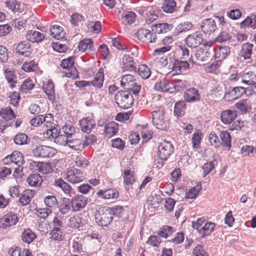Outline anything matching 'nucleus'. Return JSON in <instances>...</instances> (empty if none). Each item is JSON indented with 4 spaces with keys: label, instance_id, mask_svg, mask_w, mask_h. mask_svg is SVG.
I'll return each instance as SVG.
<instances>
[{
    "label": "nucleus",
    "instance_id": "f257e3e1",
    "mask_svg": "<svg viewBox=\"0 0 256 256\" xmlns=\"http://www.w3.org/2000/svg\"><path fill=\"white\" fill-rule=\"evenodd\" d=\"M117 106L122 108L128 109L133 104L134 98L132 94L128 91L120 90L117 92L114 96Z\"/></svg>",
    "mask_w": 256,
    "mask_h": 256
},
{
    "label": "nucleus",
    "instance_id": "f03ea898",
    "mask_svg": "<svg viewBox=\"0 0 256 256\" xmlns=\"http://www.w3.org/2000/svg\"><path fill=\"white\" fill-rule=\"evenodd\" d=\"M96 222L101 226H106L112 220V216L109 212L108 208L101 207L96 210L95 214Z\"/></svg>",
    "mask_w": 256,
    "mask_h": 256
},
{
    "label": "nucleus",
    "instance_id": "7ed1b4c3",
    "mask_svg": "<svg viewBox=\"0 0 256 256\" xmlns=\"http://www.w3.org/2000/svg\"><path fill=\"white\" fill-rule=\"evenodd\" d=\"M173 145L168 141L164 140L160 142L158 146L157 156L162 160L160 164H164V161L166 160L174 152Z\"/></svg>",
    "mask_w": 256,
    "mask_h": 256
},
{
    "label": "nucleus",
    "instance_id": "20e7f679",
    "mask_svg": "<svg viewBox=\"0 0 256 256\" xmlns=\"http://www.w3.org/2000/svg\"><path fill=\"white\" fill-rule=\"evenodd\" d=\"M248 91L249 92L248 94H251L250 90L242 86L230 88L226 90L224 98L226 100L230 101L240 97L244 94H246Z\"/></svg>",
    "mask_w": 256,
    "mask_h": 256
},
{
    "label": "nucleus",
    "instance_id": "39448f33",
    "mask_svg": "<svg viewBox=\"0 0 256 256\" xmlns=\"http://www.w3.org/2000/svg\"><path fill=\"white\" fill-rule=\"evenodd\" d=\"M32 153L36 158H49L55 155L56 150L51 146L40 145L32 150Z\"/></svg>",
    "mask_w": 256,
    "mask_h": 256
},
{
    "label": "nucleus",
    "instance_id": "423d86ee",
    "mask_svg": "<svg viewBox=\"0 0 256 256\" xmlns=\"http://www.w3.org/2000/svg\"><path fill=\"white\" fill-rule=\"evenodd\" d=\"M190 68V64L188 60L174 59L172 62V71L176 72V74H173L172 76L180 75Z\"/></svg>",
    "mask_w": 256,
    "mask_h": 256
},
{
    "label": "nucleus",
    "instance_id": "0eeeda50",
    "mask_svg": "<svg viewBox=\"0 0 256 256\" xmlns=\"http://www.w3.org/2000/svg\"><path fill=\"white\" fill-rule=\"evenodd\" d=\"M135 35L142 42L146 43H152L155 42L156 36L153 34L150 30L146 28L139 30Z\"/></svg>",
    "mask_w": 256,
    "mask_h": 256
},
{
    "label": "nucleus",
    "instance_id": "6e6552de",
    "mask_svg": "<svg viewBox=\"0 0 256 256\" xmlns=\"http://www.w3.org/2000/svg\"><path fill=\"white\" fill-rule=\"evenodd\" d=\"M66 178L70 182L74 184L82 182L84 179V174L81 170L72 167L67 172Z\"/></svg>",
    "mask_w": 256,
    "mask_h": 256
},
{
    "label": "nucleus",
    "instance_id": "1a4fd4ad",
    "mask_svg": "<svg viewBox=\"0 0 256 256\" xmlns=\"http://www.w3.org/2000/svg\"><path fill=\"white\" fill-rule=\"evenodd\" d=\"M60 144L62 145L68 146L70 148L77 150H82L86 146V142H84L82 140L79 138L68 140L65 138Z\"/></svg>",
    "mask_w": 256,
    "mask_h": 256
},
{
    "label": "nucleus",
    "instance_id": "9d476101",
    "mask_svg": "<svg viewBox=\"0 0 256 256\" xmlns=\"http://www.w3.org/2000/svg\"><path fill=\"white\" fill-rule=\"evenodd\" d=\"M78 124L82 131L88 134H90L96 126L95 120L90 116H88L80 120Z\"/></svg>",
    "mask_w": 256,
    "mask_h": 256
},
{
    "label": "nucleus",
    "instance_id": "9b49d317",
    "mask_svg": "<svg viewBox=\"0 0 256 256\" xmlns=\"http://www.w3.org/2000/svg\"><path fill=\"white\" fill-rule=\"evenodd\" d=\"M203 41L202 34L198 32L189 34L186 40V44L192 48L198 47Z\"/></svg>",
    "mask_w": 256,
    "mask_h": 256
},
{
    "label": "nucleus",
    "instance_id": "f8f14e48",
    "mask_svg": "<svg viewBox=\"0 0 256 256\" xmlns=\"http://www.w3.org/2000/svg\"><path fill=\"white\" fill-rule=\"evenodd\" d=\"M87 198L82 195L74 196L70 200L72 210L76 212L84 208L87 204Z\"/></svg>",
    "mask_w": 256,
    "mask_h": 256
},
{
    "label": "nucleus",
    "instance_id": "ddd939ff",
    "mask_svg": "<svg viewBox=\"0 0 256 256\" xmlns=\"http://www.w3.org/2000/svg\"><path fill=\"white\" fill-rule=\"evenodd\" d=\"M202 32L206 34H210L216 29V20L212 18H206L202 20L200 24Z\"/></svg>",
    "mask_w": 256,
    "mask_h": 256
},
{
    "label": "nucleus",
    "instance_id": "4468645a",
    "mask_svg": "<svg viewBox=\"0 0 256 256\" xmlns=\"http://www.w3.org/2000/svg\"><path fill=\"white\" fill-rule=\"evenodd\" d=\"M18 216L16 214L8 213L0 219V227L6 228L15 225L18 222Z\"/></svg>",
    "mask_w": 256,
    "mask_h": 256
},
{
    "label": "nucleus",
    "instance_id": "2eb2a0df",
    "mask_svg": "<svg viewBox=\"0 0 256 256\" xmlns=\"http://www.w3.org/2000/svg\"><path fill=\"white\" fill-rule=\"evenodd\" d=\"M184 98L185 102L192 103L199 101L200 99V96L196 88H190L185 91Z\"/></svg>",
    "mask_w": 256,
    "mask_h": 256
},
{
    "label": "nucleus",
    "instance_id": "dca6fc26",
    "mask_svg": "<svg viewBox=\"0 0 256 256\" xmlns=\"http://www.w3.org/2000/svg\"><path fill=\"white\" fill-rule=\"evenodd\" d=\"M146 12V22L148 24H150L156 20L161 14L160 10L155 6L147 7Z\"/></svg>",
    "mask_w": 256,
    "mask_h": 256
},
{
    "label": "nucleus",
    "instance_id": "f3484780",
    "mask_svg": "<svg viewBox=\"0 0 256 256\" xmlns=\"http://www.w3.org/2000/svg\"><path fill=\"white\" fill-rule=\"evenodd\" d=\"M30 44L26 40L18 43L16 48V53L25 57L29 56L30 54Z\"/></svg>",
    "mask_w": 256,
    "mask_h": 256
},
{
    "label": "nucleus",
    "instance_id": "a211bd4d",
    "mask_svg": "<svg viewBox=\"0 0 256 256\" xmlns=\"http://www.w3.org/2000/svg\"><path fill=\"white\" fill-rule=\"evenodd\" d=\"M58 211L62 214H68L72 208L70 200L66 198H62L56 206Z\"/></svg>",
    "mask_w": 256,
    "mask_h": 256
},
{
    "label": "nucleus",
    "instance_id": "6ab92c4d",
    "mask_svg": "<svg viewBox=\"0 0 256 256\" xmlns=\"http://www.w3.org/2000/svg\"><path fill=\"white\" fill-rule=\"evenodd\" d=\"M236 113L234 110H226L222 112L220 120L224 124H228L232 123L236 118Z\"/></svg>",
    "mask_w": 256,
    "mask_h": 256
},
{
    "label": "nucleus",
    "instance_id": "aec40b11",
    "mask_svg": "<svg viewBox=\"0 0 256 256\" xmlns=\"http://www.w3.org/2000/svg\"><path fill=\"white\" fill-rule=\"evenodd\" d=\"M214 53V50H209L206 48H200L196 50V56L198 60L206 62L210 60L211 55Z\"/></svg>",
    "mask_w": 256,
    "mask_h": 256
},
{
    "label": "nucleus",
    "instance_id": "412c9836",
    "mask_svg": "<svg viewBox=\"0 0 256 256\" xmlns=\"http://www.w3.org/2000/svg\"><path fill=\"white\" fill-rule=\"evenodd\" d=\"M98 198L104 199H114L116 198L119 195V192L115 190L109 188L106 190H99L96 192Z\"/></svg>",
    "mask_w": 256,
    "mask_h": 256
},
{
    "label": "nucleus",
    "instance_id": "4be33fe9",
    "mask_svg": "<svg viewBox=\"0 0 256 256\" xmlns=\"http://www.w3.org/2000/svg\"><path fill=\"white\" fill-rule=\"evenodd\" d=\"M172 26L167 23H160L152 25V30L156 34H166L172 28Z\"/></svg>",
    "mask_w": 256,
    "mask_h": 256
},
{
    "label": "nucleus",
    "instance_id": "5701e85b",
    "mask_svg": "<svg viewBox=\"0 0 256 256\" xmlns=\"http://www.w3.org/2000/svg\"><path fill=\"white\" fill-rule=\"evenodd\" d=\"M235 106L242 114H246L252 108L250 101L247 98L240 100L236 104Z\"/></svg>",
    "mask_w": 256,
    "mask_h": 256
},
{
    "label": "nucleus",
    "instance_id": "b1692460",
    "mask_svg": "<svg viewBox=\"0 0 256 256\" xmlns=\"http://www.w3.org/2000/svg\"><path fill=\"white\" fill-rule=\"evenodd\" d=\"M35 192L34 190H24L19 199V202L22 206H26L29 204L32 199L34 197Z\"/></svg>",
    "mask_w": 256,
    "mask_h": 256
},
{
    "label": "nucleus",
    "instance_id": "393cba45",
    "mask_svg": "<svg viewBox=\"0 0 256 256\" xmlns=\"http://www.w3.org/2000/svg\"><path fill=\"white\" fill-rule=\"evenodd\" d=\"M26 38L28 41L38 43L41 42L44 38V36L43 34L38 31L31 30L26 34Z\"/></svg>",
    "mask_w": 256,
    "mask_h": 256
},
{
    "label": "nucleus",
    "instance_id": "a878e982",
    "mask_svg": "<svg viewBox=\"0 0 256 256\" xmlns=\"http://www.w3.org/2000/svg\"><path fill=\"white\" fill-rule=\"evenodd\" d=\"M118 131V124L114 122H110L104 126V134L108 138L115 135Z\"/></svg>",
    "mask_w": 256,
    "mask_h": 256
},
{
    "label": "nucleus",
    "instance_id": "bb28decb",
    "mask_svg": "<svg viewBox=\"0 0 256 256\" xmlns=\"http://www.w3.org/2000/svg\"><path fill=\"white\" fill-rule=\"evenodd\" d=\"M230 52V48L228 46H220L215 52L214 56L218 60H222L226 58Z\"/></svg>",
    "mask_w": 256,
    "mask_h": 256
},
{
    "label": "nucleus",
    "instance_id": "cd10ccee",
    "mask_svg": "<svg viewBox=\"0 0 256 256\" xmlns=\"http://www.w3.org/2000/svg\"><path fill=\"white\" fill-rule=\"evenodd\" d=\"M44 90L48 100L54 102L56 100L54 86L52 80H48L47 84L43 86Z\"/></svg>",
    "mask_w": 256,
    "mask_h": 256
},
{
    "label": "nucleus",
    "instance_id": "c85d7f7f",
    "mask_svg": "<svg viewBox=\"0 0 256 256\" xmlns=\"http://www.w3.org/2000/svg\"><path fill=\"white\" fill-rule=\"evenodd\" d=\"M215 226L216 224L214 222H207L200 228L198 232L201 234V238H204L206 236L210 235L214 231Z\"/></svg>",
    "mask_w": 256,
    "mask_h": 256
},
{
    "label": "nucleus",
    "instance_id": "c756f323",
    "mask_svg": "<svg viewBox=\"0 0 256 256\" xmlns=\"http://www.w3.org/2000/svg\"><path fill=\"white\" fill-rule=\"evenodd\" d=\"M26 181L30 186L38 187L41 185L43 180L40 174L36 173L30 175L28 177Z\"/></svg>",
    "mask_w": 256,
    "mask_h": 256
},
{
    "label": "nucleus",
    "instance_id": "7c9ffc66",
    "mask_svg": "<svg viewBox=\"0 0 256 256\" xmlns=\"http://www.w3.org/2000/svg\"><path fill=\"white\" fill-rule=\"evenodd\" d=\"M52 130L51 134H52V138L55 139L56 142L61 144L60 142H62L64 139L65 138L64 134H60V126L56 124H54L53 126H50Z\"/></svg>",
    "mask_w": 256,
    "mask_h": 256
},
{
    "label": "nucleus",
    "instance_id": "2f4dec72",
    "mask_svg": "<svg viewBox=\"0 0 256 256\" xmlns=\"http://www.w3.org/2000/svg\"><path fill=\"white\" fill-rule=\"evenodd\" d=\"M4 74L10 87L12 88L16 87V84L17 83V76L14 72L8 69H6L4 70Z\"/></svg>",
    "mask_w": 256,
    "mask_h": 256
},
{
    "label": "nucleus",
    "instance_id": "473e14b6",
    "mask_svg": "<svg viewBox=\"0 0 256 256\" xmlns=\"http://www.w3.org/2000/svg\"><path fill=\"white\" fill-rule=\"evenodd\" d=\"M54 186L62 190L66 194H69L72 190L71 186L61 178L55 180Z\"/></svg>",
    "mask_w": 256,
    "mask_h": 256
},
{
    "label": "nucleus",
    "instance_id": "72a5a7b5",
    "mask_svg": "<svg viewBox=\"0 0 256 256\" xmlns=\"http://www.w3.org/2000/svg\"><path fill=\"white\" fill-rule=\"evenodd\" d=\"M78 50L84 52L86 50H94V47L92 44V40L90 38H85L80 42L78 46Z\"/></svg>",
    "mask_w": 256,
    "mask_h": 256
},
{
    "label": "nucleus",
    "instance_id": "f704fd0d",
    "mask_svg": "<svg viewBox=\"0 0 256 256\" xmlns=\"http://www.w3.org/2000/svg\"><path fill=\"white\" fill-rule=\"evenodd\" d=\"M50 32L52 37L56 39L60 40L64 38L65 32L63 31L62 27L54 25L50 29Z\"/></svg>",
    "mask_w": 256,
    "mask_h": 256
},
{
    "label": "nucleus",
    "instance_id": "c9c22d12",
    "mask_svg": "<svg viewBox=\"0 0 256 256\" xmlns=\"http://www.w3.org/2000/svg\"><path fill=\"white\" fill-rule=\"evenodd\" d=\"M221 142L220 144L222 146L228 148V150H230L232 147L231 144V136L230 134L227 131L221 132L220 134Z\"/></svg>",
    "mask_w": 256,
    "mask_h": 256
},
{
    "label": "nucleus",
    "instance_id": "e433bc0d",
    "mask_svg": "<svg viewBox=\"0 0 256 256\" xmlns=\"http://www.w3.org/2000/svg\"><path fill=\"white\" fill-rule=\"evenodd\" d=\"M0 116L6 122H8L16 118L14 110L10 106L2 109L0 110Z\"/></svg>",
    "mask_w": 256,
    "mask_h": 256
},
{
    "label": "nucleus",
    "instance_id": "4c0bfd02",
    "mask_svg": "<svg viewBox=\"0 0 256 256\" xmlns=\"http://www.w3.org/2000/svg\"><path fill=\"white\" fill-rule=\"evenodd\" d=\"M166 13L172 14L176 8V2L174 0H164L162 7Z\"/></svg>",
    "mask_w": 256,
    "mask_h": 256
},
{
    "label": "nucleus",
    "instance_id": "58836bf2",
    "mask_svg": "<svg viewBox=\"0 0 256 256\" xmlns=\"http://www.w3.org/2000/svg\"><path fill=\"white\" fill-rule=\"evenodd\" d=\"M104 72L103 70L100 68L98 72L96 74L93 80L90 82L96 88H100L102 87L104 82Z\"/></svg>",
    "mask_w": 256,
    "mask_h": 256
},
{
    "label": "nucleus",
    "instance_id": "ea45409f",
    "mask_svg": "<svg viewBox=\"0 0 256 256\" xmlns=\"http://www.w3.org/2000/svg\"><path fill=\"white\" fill-rule=\"evenodd\" d=\"M192 26V24L190 22H186L178 24L173 32V34L174 36L178 35L179 34L183 32H187L190 30Z\"/></svg>",
    "mask_w": 256,
    "mask_h": 256
},
{
    "label": "nucleus",
    "instance_id": "a19ab883",
    "mask_svg": "<svg viewBox=\"0 0 256 256\" xmlns=\"http://www.w3.org/2000/svg\"><path fill=\"white\" fill-rule=\"evenodd\" d=\"M32 164L38 168L40 172L44 174L49 173L52 170L50 164L48 163L33 161Z\"/></svg>",
    "mask_w": 256,
    "mask_h": 256
},
{
    "label": "nucleus",
    "instance_id": "79ce46f5",
    "mask_svg": "<svg viewBox=\"0 0 256 256\" xmlns=\"http://www.w3.org/2000/svg\"><path fill=\"white\" fill-rule=\"evenodd\" d=\"M36 238V234L32 230L28 228L22 232V240L23 242L27 244H30Z\"/></svg>",
    "mask_w": 256,
    "mask_h": 256
},
{
    "label": "nucleus",
    "instance_id": "37998d69",
    "mask_svg": "<svg viewBox=\"0 0 256 256\" xmlns=\"http://www.w3.org/2000/svg\"><path fill=\"white\" fill-rule=\"evenodd\" d=\"M172 85V84H170L166 80H160L156 82L154 86V89L160 92H172V91H170Z\"/></svg>",
    "mask_w": 256,
    "mask_h": 256
},
{
    "label": "nucleus",
    "instance_id": "c03bdc74",
    "mask_svg": "<svg viewBox=\"0 0 256 256\" xmlns=\"http://www.w3.org/2000/svg\"><path fill=\"white\" fill-rule=\"evenodd\" d=\"M12 162L18 166H20L24 164V158L22 154L18 151H14L10 154Z\"/></svg>",
    "mask_w": 256,
    "mask_h": 256
},
{
    "label": "nucleus",
    "instance_id": "a18cd8bd",
    "mask_svg": "<svg viewBox=\"0 0 256 256\" xmlns=\"http://www.w3.org/2000/svg\"><path fill=\"white\" fill-rule=\"evenodd\" d=\"M123 61L124 62L123 66L124 71L136 72V68L132 63V58L126 56L123 58Z\"/></svg>",
    "mask_w": 256,
    "mask_h": 256
},
{
    "label": "nucleus",
    "instance_id": "49530a36",
    "mask_svg": "<svg viewBox=\"0 0 256 256\" xmlns=\"http://www.w3.org/2000/svg\"><path fill=\"white\" fill-rule=\"evenodd\" d=\"M136 16V14L132 12H124L121 19L122 22L124 25L131 24L134 22Z\"/></svg>",
    "mask_w": 256,
    "mask_h": 256
},
{
    "label": "nucleus",
    "instance_id": "de8ad7c7",
    "mask_svg": "<svg viewBox=\"0 0 256 256\" xmlns=\"http://www.w3.org/2000/svg\"><path fill=\"white\" fill-rule=\"evenodd\" d=\"M14 143L18 145H24L28 144L30 142L28 136L24 133H19L17 134L14 138Z\"/></svg>",
    "mask_w": 256,
    "mask_h": 256
},
{
    "label": "nucleus",
    "instance_id": "09e8293b",
    "mask_svg": "<svg viewBox=\"0 0 256 256\" xmlns=\"http://www.w3.org/2000/svg\"><path fill=\"white\" fill-rule=\"evenodd\" d=\"M253 44L249 43H246L242 44L241 50L242 56L244 60L250 59L252 54Z\"/></svg>",
    "mask_w": 256,
    "mask_h": 256
},
{
    "label": "nucleus",
    "instance_id": "8fccbe9b",
    "mask_svg": "<svg viewBox=\"0 0 256 256\" xmlns=\"http://www.w3.org/2000/svg\"><path fill=\"white\" fill-rule=\"evenodd\" d=\"M186 104L184 101H178L175 104L174 112L177 117L182 116L184 114Z\"/></svg>",
    "mask_w": 256,
    "mask_h": 256
},
{
    "label": "nucleus",
    "instance_id": "3c124183",
    "mask_svg": "<svg viewBox=\"0 0 256 256\" xmlns=\"http://www.w3.org/2000/svg\"><path fill=\"white\" fill-rule=\"evenodd\" d=\"M214 162L216 163L217 161L216 160H214L210 161L204 164L202 166V177H206L208 174L214 168Z\"/></svg>",
    "mask_w": 256,
    "mask_h": 256
},
{
    "label": "nucleus",
    "instance_id": "603ef678",
    "mask_svg": "<svg viewBox=\"0 0 256 256\" xmlns=\"http://www.w3.org/2000/svg\"><path fill=\"white\" fill-rule=\"evenodd\" d=\"M243 78L248 79L250 82L251 93L254 92V90L256 88V74L252 72H248L245 73L243 76Z\"/></svg>",
    "mask_w": 256,
    "mask_h": 256
},
{
    "label": "nucleus",
    "instance_id": "864d4df0",
    "mask_svg": "<svg viewBox=\"0 0 256 256\" xmlns=\"http://www.w3.org/2000/svg\"><path fill=\"white\" fill-rule=\"evenodd\" d=\"M138 74L143 79H148L151 74L150 68L146 64H140L138 70Z\"/></svg>",
    "mask_w": 256,
    "mask_h": 256
},
{
    "label": "nucleus",
    "instance_id": "5fc2aeb1",
    "mask_svg": "<svg viewBox=\"0 0 256 256\" xmlns=\"http://www.w3.org/2000/svg\"><path fill=\"white\" fill-rule=\"evenodd\" d=\"M188 86V82L186 80H174L173 88L175 90L181 92L184 90Z\"/></svg>",
    "mask_w": 256,
    "mask_h": 256
},
{
    "label": "nucleus",
    "instance_id": "6e6d98bb",
    "mask_svg": "<svg viewBox=\"0 0 256 256\" xmlns=\"http://www.w3.org/2000/svg\"><path fill=\"white\" fill-rule=\"evenodd\" d=\"M152 116V122L155 120L156 119L164 118V108L162 106L156 107L151 112Z\"/></svg>",
    "mask_w": 256,
    "mask_h": 256
},
{
    "label": "nucleus",
    "instance_id": "4d7b16f0",
    "mask_svg": "<svg viewBox=\"0 0 256 256\" xmlns=\"http://www.w3.org/2000/svg\"><path fill=\"white\" fill-rule=\"evenodd\" d=\"M44 202L48 207L52 208L56 206L58 202L56 196L52 195L46 196Z\"/></svg>",
    "mask_w": 256,
    "mask_h": 256
},
{
    "label": "nucleus",
    "instance_id": "13d9d810",
    "mask_svg": "<svg viewBox=\"0 0 256 256\" xmlns=\"http://www.w3.org/2000/svg\"><path fill=\"white\" fill-rule=\"evenodd\" d=\"M135 82L134 77L132 74H128L124 76L121 80L120 84L122 87L126 88Z\"/></svg>",
    "mask_w": 256,
    "mask_h": 256
},
{
    "label": "nucleus",
    "instance_id": "bf43d9fd",
    "mask_svg": "<svg viewBox=\"0 0 256 256\" xmlns=\"http://www.w3.org/2000/svg\"><path fill=\"white\" fill-rule=\"evenodd\" d=\"M34 86L32 81L30 78L26 80L20 86V90L22 92H26L30 90H32Z\"/></svg>",
    "mask_w": 256,
    "mask_h": 256
},
{
    "label": "nucleus",
    "instance_id": "052dcab7",
    "mask_svg": "<svg viewBox=\"0 0 256 256\" xmlns=\"http://www.w3.org/2000/svg\"><path fill=\"white\" fill-rule=\"evenodd\" d=\"M200 189L201 185H196V186L191 188L189 191L186 193L185 198L187 199L195 198Z\"/></svg>",
    "mask_w": 256,
    "mask_h": 256
},
{
    "label": "nucleus",
    "instance_id": "680f3d73",
    "mask_svg": "<svg viewBox=\"0 0 256 256\" xmlns=\"http://www.w3.org/2000/svg\"><path fill=\"white\" fill-rule=\"evenodd\" d=\"M152 122L154 126H155L156 128L162 130H166L167 124L164 120V118H161L158 119L156 118Z\"/></svg>",
    "mask_w": 256,
    "mask_h": 256
},
{
    "label": "nucleus",
    "instance_id": "e2e57ef3",
    "mask_svg": "<svg viewBox=\"0 0 256 256\" xmlns=\"http://www.w3.org/2000/svg\"><path fill=\"white\" fill-rule=\"evenodd\" d=\"M6 6L14 12H20V4L16 0H10L6 2Z\"/></svg>",
    "mask_w": 256,
    "mask_h": 256
},
{
    "label": "nucleus",
    "instance_id": "0e129e2a",
    "mask_svg": "<svg viewBox=\"0 0 256 256\" xmlns=\"http://www.w3.org/2000/svg\"><path fill=\"white\" fill-rule=\"evenodd\" d=\"M74 64V56H70L66 59L62 60L60 66L66 70L71 68Z\"/></svg>",
    "mask_w": 256,
    "mask_h": 256
},
{
    "label": "nucleus",
    "instance_id": "69168bd1",
    "mask_svg": "<svg viewBox=\"0 0 256 256\" xmlns=\"http://www.w3.org/2000/svg\"><path fill=\"white\" fill-rule=\"evenodd\" d=\"M63 132L64 133V136L66 138L68 139V138L72 136L74 134L75 129L74 128L70 125H65L62 128Z\"/></svg>",
    "mask_w": 256,
    "mask_h": 256
},
{
    "label": "nucleus",
    "instance_id": "338daca9",
    "mask_svg": "<svg viewBox=\"0 0 256 256\" xmlns=\"http://www.w3.org/2000/svg\"><path fill=\"white\" fill-rule=\"evenodd\" d=\"M36 68V66L34 60L26 61L22 66V70L26 72L33 71Z\"/></svg>",
    "mask_w": 256,
    "mask_h": 256
},
{
    "label": "nucleus",
    "instance_id": "774afa93",
    "mask_svg": "<svg viewBox=\"0 0 256 256\" xmlns=\"http://www.w3.org/2000/svg\"><path fill=\"white\" fill-rule=\"evenodd\" d=\"M192 254L194 256H208L202 246L200 244H198L194 248Z\"/></svg>",
    "mask_w": 256,
    "mask_h": 256
}]
</instances>
